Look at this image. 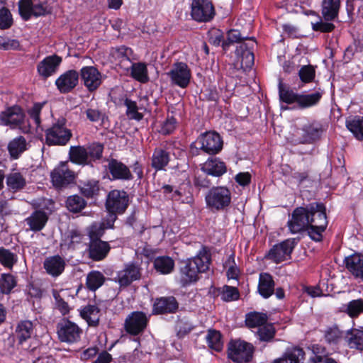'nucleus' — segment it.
I'll list each match as a JSON object with an SVG mask.
<instances>
[{
	"mask_svg": "<svg viewBox=\"0 0 363 363\" xmlns=\"http://www.w3.org/2000/svg\"><path fill=\"white\" fill-rule=\"evenodd\" d=\"M296 242L294 239H287L272 247L267 257L274 263H280L291 258V254Z\"/></svg>",
	"mask_w": 363,
	"mask_h": 363,
	"instance_id": "16",
	"label": "nucleus"
},
{
	"mask_svg": "<svg viewBox=\"0 0 363 363\" xmlns=\"http://www.w3.org/2000/svg\"><path fill=\"white\" fill-rule=\"evenodd\" d=\"M171 160L169 152L162 147L154 149L151 157V167L156 171L164 170Z\"/></svg>",
	"mask_w": 363,
	"mask_h": 363,
	"instance_id": "27",
	"label": "nucleus"
},
{
	"mask_svg": "<svg viewBox=\"0 0 363 363\" xmlns=\"http://www.w3.org/2000/svg\"><path fill=\"white\" fill-rule=\"evenodd\" d=\"M50 177L55 187L63 188L74 182L76 174L69 169L68 162L66 161L60 162L52 170Z\"/></svg>",
	"mask_w": 363,
	"mask_h": 363,
	"instance_id": "14",
	"label": "nucleus"
},
{
	"mask_svg": "<svg viewBox=\"0 0 363 363\" xmlns=\"http://www.w3.org/2000/svg\"><path fill=\"white\" fill-rule=\"evenodd\" d=\"M80 191L86 198H94L99 194V182L95 179L84 182L80 186Z\"/></svg>",
	"mask_w": 363,
	"mask_h": 363,
	"instance_id": "45",
	"label": "nucleus"
},
{
	"mask_svg": "<svg viewBox=\"0 0 363 363\" xmlns=\"http://www.w3.org/2000/svg\"><path fill=\"white\" fill-rule=\"evenodd\" d=\"M245 39H248V37L242 35L239 30L230 29L227 32V39L223 43V48L228 50L230 45L240 43Z\"/></svg>",
	"mask_w": 363,
	"mask_h": 363,
	"instance_id": "54",
	"label": "nucleus"
},
{
	"mask_svg": "<svg viewBox=\"0 0 363 363\" xmlns=\"http://www.w3.org/2000/svg\"><path fill=\"white\" fill-rule=\"evenodd\" d=\"M346 126L358 140H363V116H355L346 121Z\"/></svg>",
	"mask_w": 363,
	"mask_h": 363,
	"instance_id": "42",
	"label": "nucleus"
},
{
	"mask_svg": "<svg viewBox=\"0 0 363 363\" xmlns=\"http://www.w3.org/2000/svg\"><path fill=\"white\" fill-rule=\"evenodd\" d=\"M57 330L60 341L68 344L78 342L83 333L77 324L65 318L57 323Z\"/></svg>",
	"mask_w": 363,
	"mask_h": 363,
	"instance_id": "10",
	"label": "nucleus"
},
{
	"mask_svg": "<svg viewBox=\"0 0 363 363\" xmlns=\"http://www.w3.org/2000/svg\"><path fill=\"white\" fill-rule=\"evenodd\" d=\"M12 25L13 18L10 11L5 7L0 9V29H8Z\"/></svg>",
	"mask_w": 363,
	"mask_h": 363,
	"instance_id": "59",
	"label": "nucleus"
},
{
	"mask_svg": "<svg viewBox=\"0 0 363 363\" xmlns=\"http://www.w3.org/2000/svg\"><path fill=\"white\" fill-rule=\"evenodd\" d=\"M130 69V76L135 80L141 82L146 83L149 80L147 68L144 62H135L129 65Z\"/></svg>",
	"mask_w": 363,
	"mask_h": 363,
	"instance_id": "41",
	"label": "nucleus"
},
{
	"mask_svg": "<svg viewBox=\"0 0 363 363\" xmlns=\"http://www.w3.org/2000/svg\"><path fill=\"white\" fill-rule=\"evenodd\" d=\"M155 270L162 274H168L174 269V261L168 256H160L153 262Z\"/></svg>",
	"mask_w": 363,
	"mask_h": 363,
	"instance_id": "39",
	"label": "nucleus"
},
{
	"mask_svg": "<svg viewBox=\"0 0 363 363\" xmlns=\"http://www.w3.org/2000/svg\"><path fill=\"white\" fill-rule=\"evenodd\" d=\"M17 260L18 257L15 253L3 247H0V263L4 267L12 269Z\"/></svg>",
	"mask_w": 363,
	"mask_h": 363,
	"instance_id": "53",
	"label": "nucleus"
},
{
	"mask_svg": "<svg viewBox=\"0 0 363 363\" xmlns=\"http://www.w3.org/2000/svg\"><path fill=\"white\" fill-rule=\"evenodd\" d=\"M340 6V0H323L322 2V15L325 21H333L337 17Z\"/></svg>",
	"mask_w": 363,
	"mask_h": 363,
	"instance_id": "36",
	"label": "nucleus"
},
{
	"mask_svg": "<svg viewBox=\"0 0 363 363\" xmlns=\"http://www.w3.org/2000/svg\"><path fill=\"white\" fill-rule=\"evenodd\" d=\"M220 295L222 300L229 302L238 300L240 293L236 287L225 285L223 287Z\"/></svg>",
	"mask_w": 363,
	"mask_h": 363,
	"instance_id": "58",
	"label": "nucleus"
},
{
	"mask_svg": "<svg viewBox=\"0 0 363 363\" xmlns=\"http://www.w3.org/2000/svg\"><path fill=\"white\" fill-rule=\"evenodd\" d=\"M328 223L325 205L313 202L306 207H296L287 222V226L293 234L306 231L311 240L320 242Z\"/></svg>",
	"mask_w": 363,
	"mask_h": 363,
	"instance_id": "1",
	"label": "nucleus"
},
{
	"mask_svg": "<svg viewBox=\"0 0 363 363\" xmlns=\"http://www.w3.org/2000/svg\"><path fill=\"white\" fill-rule=\"evenodd\" d=\"M25 118L23 110L18 106L8 107L0 112V123L9 126L11 129H21L25 122Z\"/></svg>",
	"mask_w": 363,
	"mask_h": 363,
	"instance_id": "13",
	"label": "nucleus"
},
{
	"mask_svg": "<svg viewBox=\"0 0 363 363\" xmlns=\"http://www.w3.org/2000/svg\"><path fill=\"white\" fill-rule=\"evenodd\" d=\"M201 170L207 175L220 177L227 172V167L218 157H209L202 164Z\"/></svg>",
	"mask_w": 363,
	"mask_h": 363,
	"instance_id": "24",
	"label": "nucleus"
},
{
	"mask_svg": "<svg viewBox=\"0 0 363 363\" xmlns=\"http://www.w3.org/2000/svg\"><path fill=\"white\" fill-rule=\"evenodd\" d=\"M215 9L209 0H192L191 4V16L199 23L211 21L215 16Z\"/></svg>",
	"mask_w": 363,
	"mask_h": 363,
	"instance_id": "11",
	"label": "nucleus"
},
{
	"mask_svg": "<svg viewBox=\"0 0 363 363\" xmlns=\"http://www.w3.org/2000/svg\"><path fill=\"white\" fill-rule=\"evenodd\" d=\"M179 308V303L174 296L157 298L154 302L153 314L174 313Z\"/></svg>",
	"mask_w": 363,
	"mask_h": 363,
	"instance_id": "23",
	"label": "nucleus"
},
{
	"mask_svg": "<svg viewBox=\"0 0 363 363\" xmlns=\"http://www.w3.org/2000/svg\"><path fill=\"white\" fill-rule=\"evenodd\" d=\"M211 260V255L203 247L195 257L182 261L179 268L182 286H186L196 282L199 279V274L208 270Z\"/></svg>",
	"mask_w": 363,
	"mask_h": 363,
	"instance_id": "2",
	"label": "nucleus"
},
{
	"mask_svg": "<svg viewBox=\"0 0 363 363\" xmlns=\"http://www.w3.org/2000/svg\"><path fill=\"white\" fill-rule=\"evenodd\" d=\"M328 21H323L320 20V21L312 23V28L314 31H319L321 33L332 32L335 29V26L333 23Z\"/></svg>",
	"mask_w": 363,
	"mask_h": 363,
	"instance_id": "64",
	"label": "nucleus"
},
{
	"mask_svg": "<svg viewBox=\"0 0 363 363\" xmlns=\"http://www.w3.org/2000/svg\"><path fill=\"white\" fill-rule=\"evenodd\" d=\"M299 78L303 84H308L313 82L315 77V70L314 67L311 65H303L298 71Z\"/></svg>",
	"mask_w": 363,
	"mask_h": 363,
	"instance_id": "56",
	"label": "nucleus"
},
{
	"mask_svg": "<svg viewBox=\"0 0 363 363\" xmlns=\"http://www.w3.org/2000/svg\"><path fill=\"white\" fill-rule=\"evenodd\" d=\"M111 246L108 242L101 239L90 240L86 252L89 259L99 262L104 259L109 251Z\"/></svg>",
	"mask_w": 363,
	"mask_h": 363,
	"instance_id": "21",
	"label": "nucleus"
},
{
	"mask_svg": "<svg viewBox=\"0 0 363 363\" xmlns=\"http://www.w3.org/2000/svg\"><path fill=\"white\" fill-rule=\"evenodd\" d=\"M172 84L182 89L186 88L191 79V72L185 62H175L167 73Z\"/></svg>",
	"mask_w": 363,
	"mask_h": 363,
	"instance_id": "12",
	"label": "nucleus"
},
{
	"mask_svg": "<svg viewBox=\"0 0 363 363\" xmlns=\"http://www.w3.org/2000/svg\"><path fill=\"white\" fill-rule=\"evenodd\" d=\"M311 350L313 355L310 360L313 363H323L326 359L330 358L328 352L323 345L314 344L311 345Z\"/></svg>",
	"mask_w": 363,
	"mask_h": 363,
	"instance_id": "50",
	"label": "nucleus"
},
{
	"mask_svg": "<svg viewBox=\"0 0 363 363\" xmlns=\"http://www.w3.org/2000/svg\"><path fill=\"white\" fill-rule=\"evenodd\" d=\"M223 140L220 135L215 131H207L201 134L195 143L190 145L193 155L198 154L199 150H202L208 155H216L223 148Z\"/></svg>",
	"mask_w": 363,
	"mask_h": 363,
	"instance_id": "6",
	"label": "nucleus"
},
{
	"mask_svg": "<svg viewBox=\"0 0 363 363\" xmlns=\"http://www.w3.org/2000/svg\"><path fill=\"white\" fill-rule=\"evenodd\" d=\"M80 315L89 326L96 327L99 323L100 309L96 305L88 304L81 309Z\"/></svg>",
	"mask_w": 363,
	"mask_h": 363,
	"instance_id": "33",
	"label": "nucleus"
},
{
	"mask_svg": "<svg viewBox=\"0 0 363 363\" xmlns=\"http://www.w3.org/2000/svg\"><path fill=\"white\" fill-rule=\"evenodd\" d=\"M225 266L229 267L227 271V276L228 279H236L239 275V269L235 266L234 254L229 256L228 260L225 262Z\"/></svg>",
	"mask_w": 363,
	"mask_h": 363,
	"instance_id": "63",
	"label": "nucleus"
},
{
	"mask_svg": "<svg viewBox=\"0 0 363 363\" xmlns=\"http://www.w3.org/2000/svg\"><path fill=\"white\" fill-rule=\"evenodd\" d=\"M79 73L70 69L61 74L55 81V85L60 93L70 92L78 84Z\"/></svg>",
	"mask_w": 363,
	"mask_h": 363,
	"instance_id": "22",
	"label": "nucleus"
},
{
	"mask_svg": "<svg viewBox=\"0 0 363 363\" xmlns=\"http://www.w3.org/2000/svg\"><path fill=\"white\" fill-rule=\"evenodd\" d=\"M67 119L60 117L45 130V143L48 145H66L72 137V130L66 125Z\"/></svg>",
	"mask_w": 363,
	"mask_h": 363,
	"instance_id": "4",
	"label": "nucleus"
},
{
	"mask_svg": "<svg viewBox=\"0 0 363 363\" xmlns=\"http://www.w3.org/2000/svg\"><path fill=\"white\" fill-rule=\"evenodd\" d=\"M323 336L327 344L337 345L345 339V333L340 330L337 325H333L325 330Z\"/></svg>",
	"mask_w": 363,
	"mask_h": 363,
	"instance_id": "40",
	"label": "nucleus"
},
{
	"mask_svg": "<svg viewBox=\"0 0 363 363\" xmlns=\"http://www.w3.org/2000/svg\"><path fill=\"white\" fill-rule=\"evenodd\" d=\"M87 152L88 160L89 164L91 165L92 162L100 160L102 157L104 145L99 143H93L87 146H85Z\"/></svg>",
	"mask_w": 363,
	"mask_h": 363,
	"instance_id": "49",
	"label": "nucleus"
},
{
	"mask_svg": "<svg viewBox=\"0 0 363 363\" xmlns=\"http://www.w3.org/2000/svg\"><path fill=\"white\" fill-rule=\"evenodd\" d=\"M323 123L316 120L308 121L296 131V141L299 144H312L318 140L325 131Z\"/></svg>",
	"mask_w": 363,
	"mask_h": 363,
	"instance_id": "7",
	"label": "nucleus"
},
{
	"mask_svg": "<svg viewBox=\"0 0 363 363\" xmlns=\"http://www.w3.org/2000/svg\"><path fill=\"white\" fill-rule=\"evenodd\" d=\"M52 296L55 298L56 308L60 311L62 315H65L69 313V307L68 303L64 301V299L60 295V293L57 290L52 291Z\"/></svg>",
	"mask_w": 363,
	"mask_h": 363,
	"instance_id": "62",
	"label": "nucleus"
},
{
	"mask_svg": "<svg viewBox=\"0 0 363 363\" xmlns=\"http://www.w3.org/2000/svg\"><path fill=\"white\" fill-rule=\"evenodd\" d=\"M28 143L23 136H18L8 144V151L13 159H18L28 149Z\"/></svg>",
	"mask_w": 363,
	"mask_h": 363,
	"instance_id": "34",
	"label": "nucleus"
},
{
	"mask_svg": "<svg viewBox=\"0 0 363 363\" xmlns=\"http://www.w3.org/2000/svg\"><path fill=\"white\" fill-rule=\"evenodd\" d=\"M51 12V7L49 6L48 3L46 1L45 2H40L34 1L33 6V11H32V16H45L46 14H48Z\"/></svg>",
	"mask_w": 363,
	"mask_h": 363,
	"instance_id": "61",
	"label": "nucleus"
},
{
	"mask_svg": "<svg viewBox=\"0 0 363 363\" xmlns=\"http://www.w3.org/2000/svg\"><path fill=\"white\" fill-rule=\"evenodd\" d=\"M16 277L11 274H2L0 277V292L4 294H9L16 286Z\"/></svg>",
	"mask_w": 363,
	"mask_h": 363,
	"instance_id": "47",
	"label": "nucleus"
},
{
	"mask_svg": "<svg viewBox=\"0 0 363 363\" xmlns=\"http://www.w3.org/2000/svg\"><path fill=\"white\" fill-rule=\"evenodd\" d=\"M129 206V197L124 190L114 189L108 192L105 207L108 213L123 214Z\"/></svg>",
	"mask_w": 363,
	"mask_h": 363,
	"instance_id": "9",
	"label": "nucleus"
},
{
	"mask_svg": "<svg viewBox=\"0 0 363 363\" xmlns=\"http://www.w3.org/2000/svg\"><path fill=\"white\" fill-rule=\"evenodd\" d=\"M62 58L55 54L45 57L37 65V72L44 79L55 74L61 65Z\"/></svg>",
	"mask_w": 363,
	"mask_h": 363,
	"instance_id": "19",
	"label": "nucleus"
},
{
	"mask_svg": "<svg viewBox=\"0 0 363 363\" xmlns=\"http://www.w3.org/2000/svg\"><path fill=\"white\" fill-rule=\"evenodd\" d=\"M268 317L266 313L252 312L246 315L245 323L249 328H259L267 324Z\"/></svg>",
	"mask_w": 363,
	"mask_h": 363,
	"instance_id": "46",
	"label": "nucleus"
},
{
	"mask_svg": "<svg viewBox=\"0 0 363 363\" xmlns=\"http://www.w3.org/2000/svg\"><path fill=\"white\" fill-rule=\"evenodd\" d=\"M68 158L70 162L78 165H90L84 145L71 146L68 152Z\"/></svg>",
	"mask_w": 363,
	"mask_h": 363,
	"instance_id": "32",
	"label": "nucleus"
},
{
	"mask_svg": "<svg viewBox=\"0 0 363 363\" xmlns=\"http://www.w3.org/2000/svg\"><path fill=\"white\" fill-rule=\"evenodd\" d=\"M208 347L216 351H220L223 349V343L220 332L215 330H209L206 337Z\"/></svg>",
	"mask_w": 363,
	"mask_h": 363,
	"instance_id": "48",
	"label": "nucleus"
},
{
	"mask_svg": "<svg viewBox=\"0 0 363 363\" xmlns=\"http://www.w3.org/2000/svg\"><path fill=\"white\" fill-rule=\"evenodd\" d=\"M48 220V217L45 211L37 210L33 212L29 217L26 218L25 221L29 226L30 230L38 232L44 228Z\"/></svg>",
	"mask_w": 363,
	"mask_h": 363,
	"instance_id": "30",
	"label": "nucleus"
},
{
	"mask_svg": "<svg viewBox=\"0 0 363 363\" xmlns=\"http://www.w3.org/2000/svg\"><path fill=\"white\" fill-rule=\"evenodd\" d=\"M232 200L230 190L225 186L211 187L205 196L206 207L212 211H223L227 209Z\"/></svg>",
	"mask_w": 363,
	"mask_h": 363,
	"instance_id": "5",
	"label": "nucleus"
},
{
	"mask_svg": "<svg viewBox=\"0 0 363 363\" xmlns=\"http://www.w3.org/2000/svg\"><path fill=\"white\" fill-rule=\"evenodd\" d=\"M80 77L90 92L96 90L102 82L101 74L93 66L83 67L80 70Z\"/></svg>",
	"mask_w": 363,
	"mask_h": 363,
	"instance_id": "20",
	"label": "nucleus"
},
{
	"mask_svg": "<svg viewBox=\"0 0 363 363\" xmlns=\"http://www.w3.org/2000/svg\"><path fill=\"white\" fill-rule=\"evenodd\" d=\"M345 312L351 318H357L363 313V299L350 301L346 306Z\"/></svg>",
	"mask_w": 363,
	"mask_h": 363,
	"instance_id": "52",
	"label": "nucleus"
},
{
	"mask_svg": "<svg viewBox=\"0 0 363 363\" xmlns=\"http://www.w3.org/2000/svg\"><path fill=\"white\" fill-rule=\"evenodd\" d=\"M278 89L280 101L286 104L295 103L299 109H307L317 106L325 93L323 89L318 87L312 93L299 94L284 85L281 81L279 83Z\"/></svg>",
	"mask_w": 363,
	"mask_h": 363,
	"instance_id": "3",
	"label": "nucleus"
},
{
	"mask_svg": "<svg viewBox=\"0 0 363 363\" xmlns=\"http://www.w3.org/2000/svg\"><path fill=\"white\" fill-rule=\"evenodd\" d=\"M132 55V49L125 45L113 48L111 50L113 57L118 62L121 67L127 71L129 70V65L131 64L130 57Z\"/></svg>",
	"mask_w": 363,
	"mask_h": 363,
	"instance_id": "29",
	"label": "nucleus"
},
{
	"mask_svg": "<svg viewBox=\"0 0 363 363\" xmlns=\"http://www.w3.org/2000/svg\"><path fill=\"white\" fill-rule=\"evenodd\" d=\"M105 281L106 277L102 272L92 270L86 276V286L89 291H95L104 284Z\"/></svg>",
	"mask_w": 363,
	"mask_h": 363,
	"instance_id": "43",
	"label": "nucleus"
},
{
	"mask_svg": "<svg viewBox=\"0 0 363 363\" xmlns=\"http://www.w3.org/2000/svg\"><path fill=\"white\" fill-rule=\"evenodd\" d=\"M345 340L351 349L363 350V331L358 329H352L345 333Z\"/></svg>",
	"mask_w": 363,
	"mask_h": 363,
	"instance_id": "37",
	"label": "nucleus"
},
{
	"mask_svg": "<svg viewBox=\"0 0 363 363\" xmlns=\"http://www.w3.org/2000/svg\"><path fill=\"white\" fill-rule=\"evenodd\" d=\"M66 205L69 211L77 213L84 208L86 202L82 197L78 195H73L67 198Z\"/></svg>",
	"mask_w": 363,
	"mask_h": 363,
	"instance_id": "55",
	"label": "nucleus"
},
{
	"mask_svg": "<svg viewBox=\"0 0 363 363\" xmlns=\"http://www.w3.org/2000/svg\"><path fill=\"white\" fill-rule=\"evenodd\" d=\"M305 352L298 347H288L283 355L274 359L273 363H303Z\"/></svg>",
	"mask_w": 363,
	"mask_h": 363,
	"instance_id": "28",
	"label": "nucleus"
},
{
	"mask_svg": "<svg viewBox=\"0 0 363 363\" xmlns=\"http://www.w3.org/2000/svg\"><path fill=\"white\" fill-rule=\"evenodd\" d=\"M256 334L260 341L271 342L275 336L276 330L272 323H267L259 327Z\"/></svg>",
	"mask_w": 363,
	"mask_h": 363,
	"instance_id": "51",
	"label": "nucleus"
},
{
	"mask_svg": "<svg viewBox=\"0 0 363 363\" xmlns=\"http://www.w3.org/2000/svg\"><path fill=\"white\" fill-rule=\"evenodd\" d=\"M106 170L111 177H110L111 180L130 181L133 179V175L129 167L116 159L108 160Z\"/></svg>",
	"mask_w": 363,
	"mask_h": 363,
	"instance_id": "18",
	"label": "nucleus"
},
{
	"mask_svg": "<svg viewBox=\"0 0 363 363\" xmlns=\"http://www.w3.org/2000/svg\"><path fill=\"white\" fill-rule=\"evenodd\" d=\"M33 2L31 0H20L18 2V11L21 16L25 21H28L32 16Z\"/></svg>",
	"mask_w": 363,
	"mask_h": 363,
	"instance_id": "57",
	"label": "nucleus"
},
{
	"mask_svg": "<svg viewBox=\"0 0 363 363\" xmlns=\"http://www.w3.org/2000/svg\"><path fill=\"white\" fill-rule=\"evenodd\" d=\"M6 185L9 191L15 193L21 191L26 186V180L20 172H11L6 177Z\"/></svg>",
	"mask_w": 363,
	"mask_h": 363,
	"instance_id": "38",
	"label": "nucleus"
},
{
	"mask_svg": "<svg viewBox=\"0 0 363 363\" xmlns=\"http://www.w3.org/2000/svg\"><path fill=\"white\" fill-rule=\"evenodd\" d=\"M141 270L140 264L136 262L125 264L123 269L117 273L116 281L121 287H126L141 278Z\"/></svg>",
	"mask_w": 363,
	"mask_h": 363,
	"instance_id": "17",
	"label": "nucleus"
},
{
	"mask_svg": "<svg viewBox=\"0 0 363 363\" xmlns=\"http://www.w3.org/2000/svg\"><path fill=\"white\" fill-rule=\"evenodd\" d=\"M66 262L60 255L50 256L44 260L43 268L47 274L52 277H57L65 271Z\"/></svg>",
	"mask_w": 363,
	"mask_h": 363,
	"instance_id": "25",
	"label": "nucleus"
},
{
	"mask_svg": "<svg viewBox=\"0 0 363 363\" xmlns=\"http://www.w3.org/2000/svg\"><path fill=\"white\" fill-rule=\"evenodd\" d=\"M345 264L348 272L355 278L363 279V255L355 253L345 257Z\"/></svg>",
	"mask_w": 363,
	"mask_h": 363,
	"instance_id": "26",
	"label": "nucleus"
},
{
	"mask_svg": "<svg viewBox=\"0 0 363 363\" xmlns=\"http://www.w3.org/2000/svg\"><path fill=\"white\" fill-rule=\"evenodd\" d=\"M123 105L126 107L125 115L128 119L140 121L143 118V114L139 112L142 107L138 106L136 101L125 98L123 101Z\"/></svg>",
	"mask_w": 363,
	"mask_h": 363,
	"instance_id": "44",
	"label": "nucleus"
},
{
	"mask_svg": "<svg viewBox=\"0 0 363 363\" xmlns=\"http://www.w3.org/2000/svg\"><path fill=\"white\" fill-rule=\"evenodd\" d=\"M149 322V318L143 311H133L125 319L124 329L131 335H138L144 332Z\"/></svg>",
	"mask_w": 363,
	"mask_h": 363,
	"instance_id": "15",
	"label": "nucleus"
},
{
	"mask_svg": "<svg viewBox=\"0 0 363 363\" xmlns=\"http://www.w3.org/2000/svg\"><path fill=\"white\" fill-rule=\"evenodd\" d=\"M15 333L18 344L24 345L31 337L33 333V323L30 320L21 321L16 326Z\"/></svg>",
	"mask_w": 363,
	"mask_h": 363,
	"instance_id": "35",
	"label": "nucleus"
},
{
	"mask_svg": "<svg viewBox=\"0 0 363 363\" xmlns=\"http://www.w3.org/2000/svg\"><path fill=\"white\" fill-rule=\"evenodd\" d=\"M20 47L21 45L18 40L0 36V50H19Z\"/></svg>",
	"mask_w": 363,
	"mask_h": 363,
	"instance_id": "60",
	"label": "nucleus"
},
{
	"mask_svg": "<svg viewBox=\"0 0 363 363\" xmlns=\"http://www.w3.org/2000/svg\"><path fill=\"white\" fill-rule=\"evenodd\" d=\"M253 346L243 340H233L228 345V356L235 362H248L252 357Z\"/></svg>",
	"mask_w": 363,
	"mask_h": 363,
	"instance_id": "8",
	"label": "nucleus"
},
{
	"mask_svg": "<svg viewBox=\"0 0 363 363\" xmlns=\"http://www.w3.org/2000/svg\"><path fill=\"white\" fill-rule=\"evenodd\" d=\"M274 286L275 284L271 274L268 273L259 274L258 292L264 298H268L274 294Z\"/></svg>",
	"mask_w": 363,
	"mask_h": 363,
	"instance_id": "31",
	"label": "nucleus"
}]
</instances>
